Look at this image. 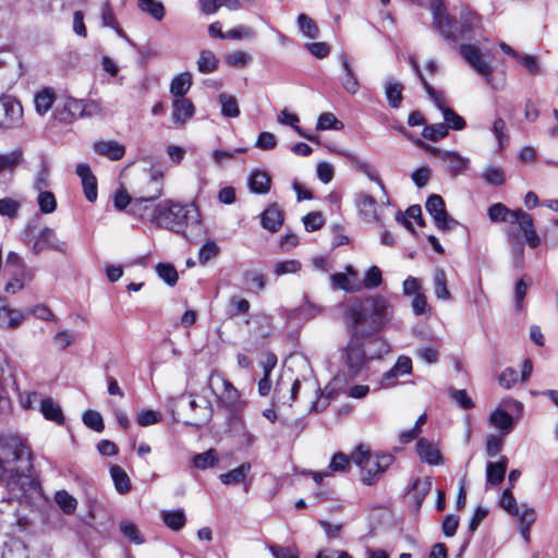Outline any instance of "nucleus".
Wrapping results in <instances>:
<instances>
[{
    "label": "nucleus",
    "mask_w": 558,
    "mask_h": 558,
    "mask_svg": "<svg viewBox=\"0 0 558 558\" xmlns=\"http://www.w3.org/2000/svg\"><path fill=\"white\" fill-rule=\"evenodd\" d=\"M33 471V452L23 440L10 437L0 441V484L22 508L31 507L41 497Z\"/></svg>",
    "instance_id": "f257e3e1"
},
{
    "label": "nucleus",
    "mask_w": 558,
    "mask_h": 558,
    "mask_svg": "<svg viewBox=\"0 0 558 558\" xmlns=\"http://www.w3.org/2000/svg\"><path fill=\"white\" fill-rule=\"evenodd\" d=\"M392 317L393 306L380 294L356 301L345 311L347 326L357 327L372 336L389 324Z\"/></svg>",
    "instance_id": "f03ea898"
},
{
    "label": "nucleus",
    "mask_w": 558,
    "mask_h": 558,
    "mask_svg": "<svg viewBox=\"0 0 558 558\" xmlns=\"http://www.w3.org/2000/svg\"><path fill=\"white\" fill-rule=\"evenodd\" d=\"M159 228L180 233L192 242L202 240L206 233L198 208L192 203L181 204L172 199L163 201Z\"/></svg>",
    "instance_id": "7ed1b4c3"
},
{
    "label": "nucleus",
    "mask_w": 558,
    "mask_h": 558,
    "mask_svg": "<svg viewBox=\"0 0 558 558\" xmlns=\"http://www.w3.org/2000/svg\"><path fill=\"white\" fill-rule=\"evenodd\" d=\"M350 340L342 350V361L351 375L359 374L372 360L379 359L386 345L377 337L357 327L348 326Z\"/></svg>",
    "instance_id": "20e7f679"
},
{
    "label": "nucleus",
    "mask_w": 558,
    "mask_h": 558,
    "mask_svg": "<svg viewBox=\"0 0 558 558\" xmlns=\"http://www.w3.org/2000/svg\"><path fill=\"white\" fill-rule=\"evenodd\" d=\"M430 10L435 28L444 38L450 41L472 39L475 31L481 26L480 15L468 9L461 11L460 22L457 24L447 14L446 7L441 0H433Z\"/></svg>",
    "instance_id": "39448f33"
},
{
    "label": "nucleus",
    "mask_w": 558,
    "mask_h": 558,
    "mask_svg": "<svg viewBox=\"0 0 558 558\" xmlns=\"http://www.w3.org/2000/svg\"><path fill=\"white\" fill-rule=\"evenodd\" d=\"M163 173L153 169L150 174V183L153 191L148 195L134 197L130 213L144 222H148L159 228L161 214L163 210V201L156 203L162 195L163 191Z\"/></svg>",
    "instance_id": "423d86ee"
},
{
    "label": "nucleus",
    "mask_w": 558,
    "mask_h": 558,
    "mask_svg": "<svg viewBox=\"0 0 558 558\" xmlns=\"http://www.w3.org/2000/svg\"><path fill=\"white\" fill-rule=\"evenodd\" d=\"M351 459L360 466L362 482L365 485H373L395 460L390 453L373 454L364 445L356 447Z\"/></svg>",
    "instance_id": "0eeeda50"
},
{
    "label": "nucleus",
    "mask_w": 558,
    "mask_h": 558,
    "mask_svg": "<svg viewBox=\"0 0 558 558\" xmlns=\"http://www.w3.org/2000/svg\"><path fill=\"white\" fill-rule=\"evenodd\" d=\"M15 499L10 496L0 500V531L8 534H15L25 531L29 525L26 514L14 505Z\"/></svg>",
    "instance_id": "6e6552de"
},
{
    "label": "nucleus",
    "mask_w": 558,
    "mask_h": 558,
    "mask_svg": "<svg viewBox=\"0 0 558 558\" xmlns=\"http://www.w3.org/2000/svg\"><path fill=\"white\" fill-rule=\"evenodd\" d=\"M208 387L223 407L236 409L241 403L239 390L219 372H211L208 378Z\"/></svg>",
    "instance_id": "1a4fd4ad"
},
{
    "label": "nucleus",
    "mask_w": 558,
    "mask_h": 558,
    "mask_svg": "<svg viewBox=\"0 0 558 558\" xmlns=\"http://www.w3.org/2000/svg\"><path fill=\"white\" fill-rule=\"evenodd\" d=\"M97 105L93 101L84 102L75 98H66L62 106L54 109V118L62 123H72L74 120L83 117H90L96 110Z\"/></svg>",
    "instance_id": "9d476101"
},
{
    "label": "nucleus",
    "mask_w": 558,
    "mask_h": 558,
    "mask_svg": "<svg viewBox=\"0 0 558 558\" xmlns=\"http://www.w3.org/2000/svg\"><path fill=\"white\" fill-rule=\"evenodd\" d=\"M459 53L463 60L480 75L489 82V76L493 73V66L485 58L488 52H482L481 49L473 44H462L459 47Z\"/></svg>",
    "instance_id": "9b49d317"
},
{
    "label": "nucleus",
    "mask_w": 558,
    "mask_h": 558,
    "mask_svg": "<svg viewBox=\"0 0 558 558\" xmlns=\"http://www.w3.org/2000/svg\"><path fill=\"white\" fill-rule=\"evenodd\" d=\"M23 124V107L11 96L0 97V129H15Z\"/></svg>",
    "instance_id": "f8f14e48"
},
{
    "label": "nucleus",
    "mask_w": 558,
    "mask_h": 558,
    "mask_svg": "<svg viewBox=\"0 0 558 558\" xmlns=\"http://www.w3.org/2000/svg\"><path fill=\"white\" fill-rule=\"evenodd\" d=\"M66 248V243L60 240L56 230L50 227H44L40 229V231L35 235L32 244V252L35 255H38L46 250L65 253Z\"/></svg>",
    "instance_id": "ddd939ff"
},
{
    "label": "nucleus",
    "mask_w": 558,
    "mask_h": 558,
    "mask_svg": "<svg viewBox=\"0 0 558 558\" xmlns=\"http://www.w3.org/2000/svg\"><path fill=\"white\" fill-rule=\"evenodd\" d=\"M425 207L438 229L447 231L458 225L457 220L448 216L445 202L440 195H430L426 201Z\"/></svg>",
    "instance_id": "4468645a"
},
{
    "label": "nucleus",
    "mask_w": 558,
    "mask_h": 558,
    "mask_svg": "<svg viewBox=\"0 0 558 558\" xmlns=\"http://www.w3.org/2000/svg\"><path fill=\"white\" fill-rule=\"evenodd\" d=\"M510 225H517L526 244L535 248L541 244V238L534 229L533 217L522 209H514Z\"/></svg>",
    "instance_id": "2eb2a0df"
},
{
    "label": "nucleus",
    "mask_w": 558,
    "mask_h": 558,
    "mask_svg": "<svg viewBox=\"0 0 558 558\" xmlns=\"http://www.w3.org/2000/svg\"><path fill=\"white\" fill-rule=\"evenodd\" d=\"M179 404L186 401L189 410L195 414V418L187 422L190 425L198 426L208 422L211 417V408L208 401H204V405L198 404L192 395H182L177 399Z\"/></svg>",
    "instance_id": "dca6fc26"
},
{
    "label": "nucleus",
    "mask_w": 558,
    "mask_h": 558,
    "mask_svg": "<svg viewBox=\"0 0 558 558\" xmlns=\"http://www.w3.org/2000/svg\"><path fill=\"white\" fill-rule=\"evenodd\" d=\"M75 172L81 178L86 199L90 203L95 202L97 199V179L92 173L89 166L78 163Z\"/></svg>",
    "instance_id": "f3484780"
},
{
    "label": "nucleus",
    "mask_w": 558,
    "mask_h": 558,
    "mask_svg": "<svg viewBox=\"0 0 558 558\" xmlns=\"http://www.w3.org/2000/svg\"><path fill=\"white\" fill-rule=\"evenodd\" d=\"M24 319L25 315L22 311L10 308L7 300L0 298V328L15 329Z\"/></svg>",
    "instance_id": "a211bd4d"
},
{
    "label": "nucleus",
    "mask_w": 558,
    "mask_h": 558,
    "mask_svg": "<svg viewBox=\"0 0 558 558\" xmlns=\"http://www.w3.org/2000/svg\"><path fill=\"white\" fill-rule=\"evenodd\" d=\"M338 60L343 70V76H341L340 78L342 87L352 95L356 94L360 89V82L353 70V66L351 65L348 57L343 52L338 56Z\"/></svg>",
    "instance_id": "6ab92c4d"
},
{
    "label": "nucleus",
    "mask_w": 558,
    "mask_h": 558,
    "mask_svg": "<svg viewBox=\"0 0 558 558\" xmlns=\"http://www.w3.org/2000/svg\"><path fill=\"white\" fill-rule=\"evenodd\" d=\"M355 205L364 220L368 222L379 221L377 202L374 197L368 194H359L355 199Z\"/></svg>",
    "instance_id": "aec40b11"
},
{
    "label": "nucleus",
    "mask_w": 558,
    "mask_h": 558,
    "mask_svg": "<svg viewBox=\"0 0 558 558\" xmlns=\"http://www.w3.org/2000/svg\"><path fill=\"white\" fill-rule=\"evenodd\" d=\"M417 453L420 459L430 465H438L442 463V457L439 448L429 440L422 438L416 442Z\"/></svg>",
    "instance_id": "412c9836"
},
{
    "label": "nucleus",
    "mask_w": 558,
    "mask_h": 558,
    "mask_svg": "<svg viewBox=\"0 0 558 558\" xmlns=\"http://www.w3.org/2000/svg\"><path fill=\"white\" fill-rule=\"evenodd\" d=\"M195 112L193 102L187 98H175L172 102V120L175 124L183 125Z\"/></svg>",
    "instance_id": "4be33fe9"
},
{
    "label": "nucleus",
    "mask_w": 558,
    "mask_h": 558,
    "mask_svg": "<svg viewBox=\"0 0 558 558\" xmlns=\"http://www.w3.org/2000/svg\"><path fill=\"white\" fill-rule=\"evenodd\" d=\"M342 156H344L352 167H354L357 171L364 173L369 180L378 183L380 189L386 193L385 185L380 181L378 172L376 169L371 166L366 160L362 159L361 157L352 154V153H341Z\"/></svg>",
    "instance_id": "5701e85b"
},
{
    "label": "nucleus",
    "mask_w": 558,
    "mask_h": 558,
    "mask_svg": "<svg viewBox=\"0 0 558 558\" xmlns=\"http://www.w3.org/2000/svg\"><path fill=\"white\" fill-rule=\"evenodd\" d=\"M94 150L114 161L122 159L125 154V147L117 141H97L94 144Z\"/></svg>",
    "instance_id": "b1692460"
},
{
    "label": "nucleus",
    "mask_w": 558,
    "mask_h": 558,
    "mask_svg": "<svg viewBox=\"0 0 558 558\" xmlns=\"http://www.w3.org/2000/svg\"><path fill=\"white\" fill-rule=\"evenodd\" d=\"M412 372V361L408 356H399L395 366L385 373L383 378L384 387H392L395 379L401 375H408Z\"/></svg>",
    "instance_id": "393cba45"
},
{
    "label": "nucleus",
    "mask_w": 558,
    "mask_h": 558,
    "mask_svg": "<svg viewBox=\"0 0 558 558\" xmlns=\"http://www.w3.org/2000/svg\"><path fill=\"white\" fill-rule=\"evenodd\" d=\"M410 63H411L413 70L415 71L418 80L421 81L422 85L424 86L426 93L428 94L429 98L435 104V106L441 112H444L445 109H448L449 107L446 106V100H445L444 94L441 92H437L436 89H434L433 86L426 81L422 71L420 70V66H418V63L416 62V60L414 58H411Z\"/></svg>",
    "instance_id": "a878e982"
},
{
    "label": "nucleus",
    "mask_w": 558,
    "mask_h": 558,
    "mask_svg": "<svg viewBox=\"0 0 558 558\" xmlns=\"http://www.w3.org/2000/svg\"><path fill=\"white\" fill-rule=\"evenodd\" d=\"M441 159L447 163V169L451 177L464 173L470 162L468 158L453 150L441 154Z\"/></svg>",
    "instance_id": "bb28decb"
},
{
    "label": "nucleus",
    "mask_w": 558,
    "mask_h": 558,
    "mask_svg": "<svg viewBox=\"0 0 558 558\" xmlns=\"http://www.w3.org/2000/svg\"><path fill=\"white\" fill-rule=\"evenodd\" d=\"M515 423L517 422L513 416L508 413L506 409H496L489 415V424L505 435L510 434L513 430Z\"/></svg>",
    "instance_id": "cd10ccee"
},
{
    "label": "nucleus",
    "mask_w": 558,
    "mask_h": 558,
    "mask_svg": "<svg viewBox=\"0 0 558 558\" xmlns=\"http://www.w3.org/2000/svg\"><path fill=\"white\" fill-rule=\"evenodd\" d=\"M432 487V477L416 478L408 489V495L413 499L415 509L418 510Z\"/></svg>",
    "instance_id": "c85d7f7f"
},
{
    "label": "nucleus",
    "mask_w": 558,
    "mask_h": 558,
    "mask_svg": "<svg viewBox=\"0 0 558 558\" xmlns=\"http://www.w3.org/2000/svg\"><path fill=\"white\" fill-rule=\"evenodd\" d=\"M282 222L283 215L277 204L268 206L262 214V226L271 232H276Z\"/></svg>",
    "instance_id": "c756f323"
},
{
    "label": "nucleus",
    "mask_w": 558,
    "mask_h": 558,
    "mask_svg": "<svg viewBox=\"0 0 558 558\" xmlns=\"http://www.w3.org/2000/svg\"><path fill=\"white\" fill-rule=\"evenodd\" d=\"M39 411L48 421H52L58 425L64 424V416L61 407L51 398L40 399Z\"/></svg>",
    "instance_id": "7c9ffc66"
},
{
    "label": "nucleus",
    "mask_w": 558,
    "mask_h": 558,
    "mask_svg": "<svg viewBox=\"0 0 558 558\" xmlns=\"http://www.w3.org/2000/svg\"><path fill=\"white\" fill-rule=\"evenodd\" d=\"M433 287L435 296L441 301L451 300V293L448 290V277L444 269L436 268L433 274Z\"/></svg>",
    "instance_id": "2f4dec72"
},
{
    "label": "nucleus",
    "mask_w": 558,
    "mask_h": 558,
    "mask_svg": "<svg viewBox=\"0 0 558 558\" xmlns=\"http://www.w3.org/2000/svg\"><path fill=\"white\" fill-rule=\"evenodd\" d=\"M536 521V512L532 507H529L527 505H522V511L518 519L519 522V530L520 534L525 541V543H530V532L531 527Z\"/></svg>",
    "instance_id": "473e14b6"
},
{
    "label": "nucleus",
    "mask_w": 558,
    "mask_h": 558,
    "mask_svg": "<svg viewBox=\"0 0 558 558\" xmlns=\"http://www.w3.org/2000/svg\"><path fill=\"white\" fill-rule=\"evenodd\" d=\"M508 466V459L501 457L497 462H488L486 466V478L492 485H499L505 478Z\"/></svg>",
    "instance_id": "72a5a7b5"
},
{
    "label": "nucleus",
    "mask_w": 558,
    "mask_h": 558,
    "mask_svg": "<svg viewBox=\"0 0 558 558\" xmlns=\"http://www.w3.org/2000/svg\"><path fill=\"white\" fill-rule=\"evenodd\" d=\"M251 469H252L251 463L244 462V463L240 464L238 468H235L227 473L220 474L219 480L225 485H234V484L243 483L246 478V475L250 473Z\"/></svg>",
    "instance_id": "f704fd0d"
},
{
    "label": "nucleus",
    "mask_w": 558,
    "mask_h": 558,
    "mask_svg": "<svg viewBox=\"0 0 558 558\" xmlns=\"http://www.w3.org/2000/svg\"><path fill=\"white\" fill-rule=\"evenodd\" d=\"M192 86V75L189 72L174 76L170 84V93L175 98H184L183 96Z\"/></svg>",
    "instance_id": "c9c22d12"
},
{
    "label": "nucleus",
    "mask_w": 558,
    "mask_h": 558,
    "mask_svg": "<svg viewBox=\"0 0 558 558\" xmlns=\"http://www.w3.org/2000/svg\"><path fill=\"white\" fill-rule=\"evenodd\" d=\"M196 64L201 73L208 74L218 69L219 59L211 50L204 49L199 52Z\"/></svg>",
    "instance_id": "e433bc0d"
},
{
    "label": "nucleus",
    "mask_w": 558,
    "mask_h": 558,
    "mask_svg": "<svg viewBox=\"0 0 558 558\" xmlns=\"http://www.w3.org/2000/svg\"><path fill=\"white\" fill-rule=\"evenodd\" d=\"M403 85L395 80H388L385 84V95L391 108H399L403 96Z\"/></svg>",
    "instance_id": "4c0bfd02"
},
{
    "label": "nucleus",
    "mask_w": 558,
    "mask_h": 558,
    "mask_svg": "<svg viewBox=\"0 0 558 558\" xmlns=\"http://www.w3.org/2000/svg\"><path fill=\"white\" fill-rule=\"evenodd\" d=\"M22 160L23 154L19 149L0 154V174L3 172H9L10 174H13L16 167L22 162Z\"/></svg>",
    "instance_id": "58836bf2"
},
{
    "label": "nucleus",
    "mask_w": 558,
    "mask_h": 558,
    "mask_svg": "<svg viewBox=\"0 0 558 558\" xmlns=\"http://www.w3.org/2000/svg\"><path fill=\"white\" fill-rule=\"evenodd\" d=\"M54 99V93L51 88H44L37 93L34 99L36 112L40 116L47 113L51 109Z\"/></svg>",
    "instance_id": "ea45409f"
},
{
    "label": "nucleus",
    "mask_w": 558,
    "mask_h": 558,
    "mask_svg": "<svg viewBox=\"0 0 558 558\" xmlns=\"http://www.w3.org/2000/svg\"><path fill=\"white\" fill-rule=\"evenodd\" d=\"M110 475L118 493L126 494L131 489V481L126 472L119 465L110 468Z\"/></svg>",
    "instance_id": "a19ab883"
},
{
    "label": "nucleus",
    "mask_w": 558,
    "mask_h": 558,
    "mask_svg": "<svg viewBox=\"0 0 558 558\" xmlns=\"http://www.w3.org/2000/svg\"><path fill=\"white\" fill-rule=\"evenodd\" d=\"M218 102L225 118H238L240 116L239 104L234 96L222 93L218 96Z\"/></svg>",
    "instance_id": "79ce46f5"
},
{
    "label": "nucleus",
    "mask_w": 558,
    "mask_h": 558,
    "mask_svg": "<svg viewBox=\"0 0 558 558\" xmlns=\"http://www.w3.org/2000/svg\"><path fill=\"white\" fill-rule=\"evenodd\" d=\"M248 186L254 193L265 194L270 189V178L264 171H254L248 179Z\"/></svg>",
    "instance_id": "37998d69"
},
{
    "label": "nucleus",
    "mask_w": 558,
    "mask_h": 558,
    "mask_svg": "<svg viewBox=\"0 0 558 558\" xmlns=\"http://www.w3.org/2000/svg\"><path fill=\"white\" fill-rule=\"evenodd\" d=\"M138 9L150 15L156 21H161L165 17V7L162 2L157 0H138L137 1Z\"/></svg>",
    "instance_id": "c03bdc74"
},
{
    "label": "nucleus",
    "mask_w": 558,
    "mask_h": 558,
    "mask_svg": "<svg viewBox=\"0 0 558 558\" xmlns=\"http://www.w3.org/2000/svg\"><path fill=\"white\" fill-rule=\"evenodd\" d=\"M54 501L64 514H73L77 508V500L66 490H58L54 494Z\"/></svg>",
    "instance_id": "a18cd8bd"
},
{
    "label": "nucleus",
    "mask_w": 558,
    "mask_h": 558,
    "mask_svg": "<svg viewBox=\"0 0 558 558\" xmlns=\"http://www.w3.org/2000/svg\"><path fill=\"white\" fill-rule=\"evenodd\" d=\"M335 286L344 290L345 292H359L362 290V284L356 279L350 278L347 274L337 272L331 276Z\"/></svg>",
    "instance_id": "49530a36"
},
{
    "label": "nucleus",
    "mask_w": 558,
    "mask_h": 558,
    "mask_svg": "<svg viewBox=\"0 0 558 558\" xmlns=\"http://www.w3.org/2000/svg\"><path fill=\"white\" fill-rule=\"evenodd\" d=\"M410 219H413L417 221L420 226H423V219H422V209L420 205H412L405 210V217H403L401 214L397 215V221L401 222L408 230L414 231V228L410 221Z\"/></svg>",
    "instance_id": "de8ad7c7"
},
{
    "label": "nucleus",
    "mask_w": 558,
    "mask_h": 558,
    "mask_svg": "<svg viewBox=\"0 0 558 558\" xmlns=\"http://www.w3.org/2000/svg\"><path fill=\"white\" fill-rule=\"evenodd\" d=\"M162 519L165 524L173 531L181 530L186 522V518L182 509L166 511L162 513Z\"/></svg>",
    "instance_id": "09e8293b"
},
{
    "label": "nucleus",
    "mask_w": 558,
    "mask_h": 558,
    "mask_svg": "<svg viewBox=\"0 0 558 558\" xmlns=\"http://www.w3.org/2000/svg\"><path fill=\"white\" fill-rule=\"evenodd\" d=\"M298 25L305 37L315 39L319 36V28L316 22L305 13L299 14Z\"/></svg>",
    "instance_id": "8fccbe9b"
},
{
    "label": "nucleus",
    "mask_w": 558,
    "mask_h": 558,
    "mask_svg": "<svg viewBox=\"0 0 558 558\" xmlns=\"http://www.w3.org/2000/svg\"><path fill=\"white\" fill-rule=\"evenodd\" d=\"M513 210L507 208L501 203H496L488 208V217L493 222H508L512 220Z\"/></svg>",
    "instance_id": "3c124183"
},
{
    "label": "nucleus",
    "mask_w": 558,
    "mask_h": 558,
    "mask_svg": "<svg viewBox=\"0 0 558 558\" xmlns=\"http://www.w3.org/2000/svg\"><path fill=\"white\" fill-rule=\"evenodd\" d=\"M490 131L496 137L498 149H504L509 144V135L507 133L506 122L504 119L496 118Z\"/></svg>",
    "instance_id": "603ef678"
},
{
    "label": "nucleus",
    "mask_w": 558,
    "mask_h": 558,
    "mask_svg": "<svg viewBox=\"0 0 558 558\" xmlns=\"http://www.w3.org/2000/svg\"><path fill=\"white\" fill-rule=\"evenodd\" d=\"M100 17H101V23L105 27H111L116 31V33L120 37H124V32L120 27V25L116 19L114 12L112 11V9L108 2H105L101 7Z\"/></svg>",
    "instance_id": "864d4df0"
},
{
    "label": "nucleus",
    "mask_w": 558,
    "mask_h": 558,
    "mask_svg": "<svg viewBox=\"0 0 558 558\" xmlns=\"http://www.w3.org/2000/svg\"><path fill=\"white\" fill-rule=\"evenodd\" d=\"M500 507L505 511H507L510 515L515 517L517 519H519L521 511H522V506L521 507L518 506L517 500L513 497L510 488H506L502 492V495L500 498Z\"/></svg>",
    "instance_id": "5fc2aeb1"
},
{
    "label": "nucleus",
    "mask_w": 558,
    "mask_h": 558,
    "mask_svg": "<svg viewBox=\"0 0 558 558\" xmlns=\"http://www.w3.org/2000/svg\"><path fill=\"white\" fill-rule=\"evenodd\" d=\"M218 462V456L215 449L197 453L193 457V465L199 470H206Z\"/></svg>",
    "instance_id": "6e6d98bb"
},
{
    "label": "nucleus",
    "mask_w": 558,
    "mask_h": 558,
    "mask_svg": "<svg viewBox=\"0 0 558 558\" xmlns=\"http://www.w3.org/2000/svg\"><path fill=\"white\" fill-rule=\"evenodd\" d=\"M120 531L133 544L141 545L145 542L137 526L130 521H122L120 523Z\"/></svg>",
    "instance_id": "4d7b16f0"
},
{
    "label": "nucleus",
    "mask_w": 558,
    "mask_h": 558,
    "mask_svg": "<svg viewBox=\"0 0 558 558\" xmlns=\"http://www.w3.org/2000/svg\"><path fill=\"white\" fill-rule=\"evenodd\" d=\"M158 276L169 286H174L178 282V271L173 265L169 263H159L156 266Z\"/></svg>",
    "instance_id": "13d9d810"
},
{
    "label": "nucleus",
    "mask_w": 558,
    "mask_h": 558,
    "mask_svg": "<svg viewBox=\"0 0 558 558\" xmlns=\"http://www.w3.org/2000/svg\"><path fill=\"white\" fill-rule=\"evenodd\" d=\"M422 135L426 140L437 142L448 135V126L444 123L426 125L423 129Z\"/></svg>",
    "instance_id": "bf43d9fd"
},
{
    "label": "nucleus",
    "mask_w": 558,
    "mask_h": 558,
    "mask_svg": "<svg viewBox=\"0 0 558 558\" xmlns=\"http://www.w3.org/2000/svg\"><path fill=\"white\" fill-rule=\"evenodd\" d=\"M383 282V274L381 270L377 266H372L365 272L363 282H361L362 288L365 289H375L379 287Z\"/></svg>",
    "instance_id": "052dcab7"
},
{
    "label": "nucleus",
    "mask_w": 558,
    "mask_h": 558,
    "mask_svg": "<svg viewBox=\"0 0 558 558\" xmlns=\"http://www.w3.org/2000/svg\"><path fill=\"white\" fill-rule=\"evenodd\" d=\"M4 558H32L29 548L20 541L13 542L4 548Z\"/></svg>",
    "instance_id": "680f3d73"
},
{
    "label": "nucleus",
    "mask_w": 558,
    "mask_h": 558,
    "mask_svg": "<svg viewBox=\"0 0 558 558\" xmlns=\"http://www.w3.org/2000/svg\"><path fill=\"white\" fill-rule=\"evenodd\" d=\"M37 203L43 214H51L57 209V199L51 192H39Z\"/></svg>",
    "instance_id": "e2e57ef3"
},
{
    "label": "nucleus",
    "mask_w": 558,
    "mask_h": 558,
    "mask_svg": "<svg viewBox=\"0 0 558 558\" xmlns=\"http://www.w3.org/2000/svg\"><path fill=\"white\" fill-rule=\"evenodd\" d=\"M317 130H342L343 123L339 121L336 116L331 112L322 113L318 118Z\"/></svg>",
    "instance_id": "0e129e2a"
},
{
    "label": "nucleus",
    "mask_w": 558,
    "mask_h": 558,
    "mask_svg": "<svg viewBox=\"0 0 558 558\" xmlns=\"http://www.w3.org/2000/svg\"><path fill=\"white\" fill-rule=\"evenodd\" d=\"M267 548L274 558H299V550L295 546H281L277 544H269Z\"/></svg>",
    "instance_id": "69168bd1"
},
{
    "label": "nucleus",
    "mask_w": 558,
    "mask_h": 558,
    "mask_svg": "<svg viewBox=\"0 0 558 558\" xmlns=\"http://www.w3.org/2000/svg\"><path fill=\"white\" fill-rule=\"evenodd\" d=\"M218 253H219V247L216 244V242L213 240H207L199 248V252H198L199 263L203 265L207 264L210 259L215 258L218 255Z\"/></svg>",
    "instance_id": "338daca9"
},
{
    "label": "nucleus",
    "mask_w": 558,
    "mask_h": 558,
    "mask_svg": "<svg viewBox=\"0 0 558 558\" xmlns=\"http://www.w3.org/2000/svg\"><path fill=\"white\" fill-rule=\"evenodd\" d=\"M20 203L13 198L4 197L0 198V215L14 219L19 215Z\"/></svg>",
    "instance_id": "774afa93"
}]
</instances>
